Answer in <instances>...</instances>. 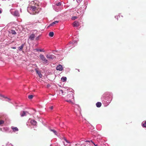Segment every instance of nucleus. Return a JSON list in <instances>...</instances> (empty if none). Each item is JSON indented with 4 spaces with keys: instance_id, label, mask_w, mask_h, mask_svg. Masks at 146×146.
I'll use <instances>...</instances> for the list:
<instances>
[{
    "instance_id": "nucleus-1",
    "label": "nucleus",
    "mask_w": 146,
    "mask_h": 146,
    "mask_svg": "<svg viewBox=\"0 0 146 146\" xmlns=\"http://www.w3.org/2000/svg\"><path fill=\"white\" fill-rule=\"evenodd\" d=\"M36 9V7L35 6H29L27 7V10L28 12L30 14L32 15L35 14V13L34 12H30L29 11L30 10H32L33 12L35 11Z\"/></svg>"
},
{
    "instance_id": "nucleus-2",
    "label": "nucleus",
    "mask_w": 146,
    "mask_h": 146,
    "mask_svg": "<svg viewBox=\"0 0 146 146\" xmlns=\"http://www.w3.org/2000/svg\"><path fill=\"white\" fill-rule=\"evenodd\" d=\"M0 99L3 100H5L13 104V103L10 101L11 99L10 98H8L7 97H5L1 94H0Z\"/></svg>"
},
{
    "instance_id": "nucleus-3",
    "label": "nucleus",
    "mask_w": 146,
    "mask_h": 146,
    "mask_svg": "<svg viewBox=\"0 0 146 146\" xmlns=\"http://www.w3.org/2000/svg\"><path fill=\"white\" fill-rule=\"evenodd\" d=\"M40 59L43 62L44 64H46L47 63L48 60L43 55L40 54Z\"/></svg>"
},
{
    "instance_id": "nucleus-4",
    "label": "nucleus",
    "mask_w": 146,
    "mask_h": 146,
    "mask_svg": "<svg viewBox=\"0 0 146 146\" xmlns=\"http://www.w3.org/2000/svg\"><path fill=\"white\" fill-rule=\"evenodd\" d=\"M61 5V3L60 2H58L57 1H55V9L56 8V6H58V11H60L61 10L60 6Z\"/></svg>"
},
{
    "instance_id": "nucleus-5",
    "label": "nucleus",
    "mask_w": 146,
    "mask_h": 146,
    "mask_svg": "<svg viewBox=\"0 0 146 146\" xmlns=\"http://www.w3.org/2000/svg\"><path fill=\"white\" fill-rule=\"evenodd\" d=\"M9 128L7 127H4L3 128H1L0 129L1 131L3 132H7L9 130Z\"/></svg>"
},
{
    "instance_id": "nucleus-6",
    "label": "nucleus",
    "mask_w": 146,
    "mask_h": 146,
    "mask_svg": "<svg viewBox=\"0 0 146 146\" xmlns=\"http://www.w3.org/2000/svg\"><path fill=\"white\" fill-rule=\"evenodd\" d=\"M28 113H29L28 112L24 111H22L20 112V115L21 117L25 116Z\"/></svg>"
},
{
    "instance_id": "nucleus-7",
    "label": "nucleus",
    "mask_w": 146,
    "mask_h": 146,
    "mask_svg": "<svg viewBox=\"0 0 146 146\" xmlns=\"http://www.w3.org/2000/svg\"><path fill=\"white\" fill-rule=\"evenodd\" d=\"M56 69L57 70H59L60 71L62 70L63 69V68L62 65L60 64H59L56 67Z\"/></svg>"
},
{
    "instance_id": "nucleus-8",
    "label": "nucleus",
    "mask_w": 146,
    "mask_h": 146,
    "mask_svg": "<svg viewBox=\"0 0 146 146\" xmlns=\"http://www.w3.org/2000/svg\"><path fill=\"white\" fill-rule=\"evenodd\" d=\"M67 98H69V99H74V96L73 94L72 93H71V94H68L67 95Z\"/></svg>"
},
{
    "instance_id": "nucleus-9",
    "label": "nucleus",
    "mask_w": 146,
    "mask_h": 146,
    "mask_svg": "<svg viewBox=\"0 0 146 146\" xmlns=\"http://www.w3.org/2000/svg\"><path fill=\"white\" fill-rule=\"evenodd\" d=\"M30 123L33 126H36V122L34 120H31L30 121Z\"/></svg>"
},
{
    "instance_id": "nucleus-10",
    "label": "nucleus",
    "mask_w": 146,
    "mask_h": 146,
    "mask_svg": "<svg viewBox=\"0 0 146 146\" xmlns=\"http://www.w3.org/2000/svg\"><path fill=\"white\" fill-rule=\"evenodd\" d=\"M46 57L49 59H52L54 58V56L52 54H47L46 55Z\"/></svg>"
},
{
    "instance_id": "nucleus-11",
    "label": "nucleus",
    "mask_w": 146,
    "mask_h": 146,
    "mask_svg": "<svg viewBox=\"0 0 146 146\" xmlns=\"http://www.w3.org/2000/svg\"><path fill=\"white\" fill-rule=\"evenodd\" d=\"M35 37V35L34 34H32L29 36V39L31 40H34Z\"/></svg>"
},
{
    "instance_id": "nucleus-12",
    "label": "nucleus",
    "mask_w": 146,
    "mask_h": 146,
    "mask_svg": "<svg viewBox=\"0 0 146 146\" xmlns=\"http://www.w3.org/2000/svg\"><path fill=\"white\" fill-rule=\"evenodd\" d=\"M35 70L36 72V73L41 78L42 76V75L41 74L40 72L36 68H35Z\"/></svg>"
},
{
    "instance_id": "nucleus-13",
    "label": "nucleus",
    "mask_w": 146,
    "mask_h": 146,
    "mask_svg": "<svg viewBox=\"0 0 146 146\" xmlns=\"http://www.w3.org/2000/svg\"><path fill=\"white\" fill-rule=\"evenodd\" d=\"M73 24L74 27H78L79 25V22L77 21H74Z\"/></svg>"
},
{
    "instance_id": "nucleus-14",
    "label": "nucleus",
    "mask_w": 146,
    "mask_h": 146,
    "mask_svg": "<svg viewBox=\"0 0 146 146\" xmlns=\"http://www.w3.org/2000/svg\"><path fill=\"white\" fill-rule=\"evenodd\" d=\"M11 128L14 132L17 131L19 130L18 128L17 127H13L12 126L11 127Z\"/></svg>"
},
{
    "instance_id": "nucleus-15",
    "label": "nucleus",
    "mask_w": 146,
    "mask_h": 146,
    "mask_svg": "<svg viewBox=\"0 0 146 146\" xmlns=\"http://www.w3.org/2000/svg\"><path fill=\"white\" fill-rule=\"evenodd\" d=\"M48 128L50 131L54 133H55V130L54 128H52L51 127H49Z\"/></svg>"
},
{
    "instance_id": "nucleus-16",
    "label": "nucleus",
    "mask_w": 146,
    "mask_h": 146,
    "mask_svg": "<svg viewBox=\"0 0 146 146\" xmlns=\"http://www.w3.org/2000/svg\"><path fill=\"white\" fill-rule=\"evenodd\" d=\"M96 106L98 108L100 107L102 105V103L100 102H98L96 104Z\"/></svg>"
},
{
    "instance_id": "nucleus-17",
    "label": "nucleus",
    "mask_w": 146,
    "mask_h": 146,
    "mask_svg": "<svg viewBox=\"0 0 146 146\" xmlns=\"http://www.w3.org/2000/svg\"><path fill=\"white\" fill-rule=\"evenodd\" d=\"M9 33L13 35H15L16 34V32L15 31L13 30L10 31Z\"/></svg>"
},
{
    "instance_id": "nucleus-18",
    "label": "nucleus",
    "mask_w": 146,
    "mask_h": 146,
    "mask_svg": "<svg viewBox=\"0 0 146 146\" xmlns=\"http://www.w3.org/2000/svg\"><path fill=\"white\" fill-rule=\"evenodd\" d=\"M14 15L16 16H19V13L18 11H15L14 12Z\"/></svg>"
},
{
    "instance_id": "nucleus-19",
    "label": "nucleus",
    "mask_w": 146,
    "mask_h": 146,
    "mask_svg": "<svg viewBox=\"0 0 146 146\" xmlns=\"http://www.w3.org/2000/svg\"><path fill=\"white\" fill-rule=\"evenodd\" d=\"M66 79L67 78L65 77H62L61 78V80L63 82L66 81Z\"/></svg>"
},
{
    "instance_id": "nucleus-20",
    "label": "nucleus",
    "mask_w": 146,
    "mask_h": 146,
    "mask_svg": "<svg viewBox=\"0 0 146 146\" xmlns=\"http://www.w3.org/2000/svg\"><path fill=\"white\" fill-rule=\"evenodd\" d=\"M54 35V33L53 32H50L49 34V36L50 37H52Z\"/></svg>"
},
{
    "instance_id": "nucleus-21",
    "label": "nucleus",
    "mask_w": 146,
    "mask_h": 146,
    "mask_svg": "<svg viewBox=\"0 0 146 146\" xmlns=\"http://www.w3.org/2000/svg\"><path fill=\"white\" fill-rule=\"evenodd\" d=\"M35 50H36V51L37 52H39V51L43 52H44V50L43 49H36Z\"/></svg>"
},
{
    "instance_id": "nucleus-22",
    "label": "nucleus",
    "mask_w": 146,
    "mask_h": 146,
    "mask_svg": "<svg viewBox=\"0 0 146 146\" xmlns=\"http://www.w3.org/2000/svg\"><path fill=\"white\" fill-rule=\"evenodd\" d=\"M72 99H68L66 100V101L67 102H69L70 103H72Z\"/></svg>"
},
{
    "instance_id": "nucleus-23",
    "label": "nucleus",
    "mask_w": 146,
    "mask_h": 146,
    "mask_svg": "<svg viewBox=\"0 0 146 146\" xmlns=\"http://www.w3.org/2000/svg\"><path fill=\"white\" fill-rule=\"evenodd\" d=\"M143 123H143L142 126L143 127H146V121L144 122V121L143 122Z\"/></svg>"
},
{
    "instance_id": "nucleus-24",
    "label": "nucleus",
    "mask_w": 146,
    "mask_h": 146,
    "mask_svg": "<svg viewBox=\"0 0 146 146\" xmlns=\"http://www.w3.org/2000/svg\"><path fill=\"white\" fill-rule=\"evenodd\" d=\"M33 95H30L28 96V98L30 99H31L33 98Z\"/></svg>"
},
{
    "instance_id": "nucleus-25",
    "label": "nucleus",
    "mask_w": 146,
    "mask_h": 146,
    "mask_svg": "<svg viewBox=\"0 0 146 146\" xmlns=\"http://www.w3.org/2000/svg\"><path fill=\"white\" fill-rule=\"evenodd\" d=\"M54 24H55V21H54L52 23L50 24L49 25V26H48L47 28L50 27L51 26H52Z\"/></svg>"
},
{
    "instance_id": "nucleus-26",
    "label": "nucleus",
    "mask_w": 146,
    "mask_h": 146,
    "mask_svg": "<svg viewBox=\"0 0 146 146\" xmlns=\"http://www.w3.org/2000/svg\"><path fill=\"white\" fill-rule=\"evenodd\" d=\"M59 94L63 95V91L62 90H60L59 91Z\"/></svg>"
},
{
    "instance_id": "nucleus-27",
    "label": "nucleus",
    "mask_w": 146,
    "mask_h": 146,
    "mask_svg": "<svg viewBox=\"0 0 146 146\" xmlns=\"http://www.w3.org/2000/svg\"><path fill=\"white\" fill-rule=\"evenodd\" d=\"M6 146H13L11 144L8 143L6 144Z\"/></svg>"
},
{
    "instance_id": "nucleus-28",
    "label": "nucleus",
    "mask_w": 146,
    "mask_h": 146,
    "mask_svg": "<svg viewBox=\"0 0 146 146\" xmlns=\"http://www.w3.org/2000/svg\"><path fill=\"white\" fill-rule=\"evenodd\" d=\"M23 48H22V47L21 46H19L18 47V49L20 51L22 50L23 49Z\"/></svg>"
},
{
    "instance_id": "nucleus-29",
    "label": "nucleus",
    "mask_w": 146,
    "mask_h": 146,
    "mask_svg": "<svg viewBox=\"0 0 146 146\" xmlns=\"http://www.w3.org/2000/svg\"><path fill=\"white\" fill-rule=\"evenodd\" d=\"M4 123V121L3 120H0V125H1Z\"/></svg>"
},
{
    "instance_id": "nucleus-30",
    "label": "nucleus",
    "mask_w": 146,
    "mask_h": 146,
    "mask_svg": "<svg viewBox=\"0 0 146 146\" xmlns=\"http://www.w3.org/2000/svg\"><path fill=\"white\" fill-rule=\"evenodd\" d=\"M77 17H76V16H74V17H72V20H74L75 19H77Z\"/></svg>"
},
{
    "instance_id": "nucleus-31",
    "label": "nucleus",
    "mask_w": 146,
    "mask_h": 146,
    "mask_svg": "<svg viewBox=\"0 0 146 146\" xmlns=\"http://www.w3.org/2000/svg\"><path fill=\"white\" fill-rule=\"evenodd\" d=\"M64 140L67 143H70V142L68 140H67L66 138L64 139Z\"/></svg>"
},
{
    "instance_id": "nucleus-32",
    "label": "nucleus",
    "mask_w": 146,
    "mask_h": 146,
    "mask_svg": "<svg viewBox=\"0 0 146 146\" xmlns=\"http://www.w3.org/2000/svg\"><path fill=\"white\" fill-rule=\"evenodd\" d=\"M58 6H56V8L55 9V11H56L58 12V11H58V10H57V9H58Z\"/></svg>"
},
{
    "instance_id": "nucleus-33",
    "label": "nucleus",
    "mask_w": 146,
    "mask_h": 146,
    "mask_svg": "<svg viewBox=\"0 0 146 146\" xmlns=\"http://www.w3.org/2000/svg\"><path fill=\"white\" fill-rule=\"evenodd\" d=\"M91 141L94 145L95 146H98V145L97 144H95L94 142H93V141L91 140Z\"/></svg>"
},
{
    "instance_id": "nucleus-34",
    "label": "nucleus",
    "mask_w": 146,
    "mask_h": 146,
    "mask_svg": "<svg viewBox=\"0 0 146 146\" xmlns=\"http://www.w3.org/2000/svg\"><path fill=\"white\" fill-rule=\"evenodd\" d=\"M39 36H38V37H36V40H38L39 39Z\"/></svg>"
},
{
    "instance_id": "nucleus-35",
    "label": "nucleus",
    "mask_w": 146,
    "mask_h": 146,
    "mask_svg": "<svg viewBox=\"0 0 146 146\" xmlns=\"http://www.w3.org/2000/svg\"><path fill=\"white\" fill-rule=\"evenodd\" d=\"M50 108L51 110H52L53 109V106H51V107H50Z\"/></svg>"
},
{
    "instance_id": "nucleus-36",
    "label": "nucleus",
    "mask_w": 146,
    "mask_h": 146,
    "mask_svg": "<svg viewBox=\"0 0 146 146\" xmlns=\"http://www.w3.org/2000/svg\"><path fill=\"white\" fill-rule=\"evenodd\" d=\"M12 48L14 49H15L16 48V46H13L12 47Z\"/></svg>"
},
{
    "instance_id": "nucleus-37",
    "label": "nucleus",
    "mask_w": 146,
    "mask_h": 146,
    "mask_svg": "<svg viewBox=\"0 0 146 146\" xmlns=\"http://www.w3.org/2000/svg\"><path fill=\"white\" fill-rule=\"evenodd\" d=\"M77 1L78 3L81 1L82 0H76Z\"/></svg>"
},
{
    "instance_id": "nucleus-38",
    "label": "nucleus",
    "mask_w": 146,
    "mask_h": 146,
    "mask_svg": "<svg viewBox=\"0 0 146 146\" xmlns=\"http://www.w3.org/2000/svg\"><path fill=\"white\" fill-rule=\"evenodd\" d=\"M33 66H35V67H36L37 68V66L36 65V64H34Z\"/></svg>"
},
{
    "instance_id": "nucleus-39",
    "label": "nucleus",
    "mask_w": 146,
    "mask_h": 146,
    "mask_svg": "<svg viewBox=\"0 0 146 146\" xmlns=\"http://www.w3.org/2000/svg\"><path fill=\"white\" fill-rule=\"evenodd\" d=\"M59 21H55V24L58 23Z\"/></svg>"
},
{
    "instance_id": "nucleus-40",
    "label": "nucleus",
    "mask_w": 146,
    "mask_h": 146,
    "mask_svg": "<svg viewBox=\"0 0 146 146\" xmlns=\"http://www.w3.org/2000/svg\"><path fill=\"white\" fill-rule=\"evenodd\" d=\"M24 46V44H22V45L21 46H22V48H23V47Z\"/></svg>"
},
{
    "instance_id": "nucleus-41",
    "label": "nucleus",
    "mask_w": 146,
    "mask_h": 146,
    "mask_svg": "<svg viewBox=\"0 0 146 146\" xmlns=\"http://www.w3.org/2000/svg\"><path fill=\"white\" fill-rule=\"evenodd\" d=\"M50 146H54V144H51Z\"/></svg>"
},
{
    "instance_id": "nucleus-42",
    "label": "nucleus",
    "mask_w": 146,
    "mask_h": 146,
    "mask_svg": "<svg viewBox=\"0 0 146 146\" xmlns=\"http://www.w3.org/2000/svg\"><path fill=\"white\" fill-rule=\"evenodd\" d=\"M85 142H86V143H87V142L90 143V141H85Z\"/></svg>"
},
{
    "instance_id": "nucleus-43",
    "label": "nucleus",
    "mask_w": 146,
    "mask_h": 146,
    "mask_svg": "<svg viewBox=\"0 0 146 146\" xmlns=\"http://www.w3.org/2000/svg\"><path fill=\"white\" fill-rule=\"evenodd\" d=\"M50 85H47V87H50Z\"/></svg>"
},
{
    "instance_id": "nucleus-44",
    "label": "nucleus",
    "mask_w": 146,
    "mask_h": 146,
    "mask_svg": "<svg viewBox=\"0 0 146 146\" xmlns=\"http://www.w3.org/2000/svg\"><path fill=\"white\" fill-rule=\"evenodd\" d=\"M2 12L1 11V10H0V13H1Z\"/></svg>"
},
{
    "instance_id": "nucleus-45",
    "label": "nucleus",
    "mask_w": 146,
    "mask_h": 146,
    "mask_svg": "<svg viewBox=\"0 0 146 146\" xmlns=\"http://www.w3.org/2000/svg\"><path fill=\"white\" fill-rule=\"evenodd\" d=\"M55 135H57L56 134V131H55Z\"/></svg>"
},
{
    "instance_id": "nucleus-46",
    "label": "nucleus",
    "mask_w": 146,
    "mask_h": 146,
    "mask_svg": "<svg viewBox=\"0 0 146 146\" xmlns=\"http://www.w3.org/2000/svg\"><path fill=\"white\" fill-rule=\"evenodd\" d=\"M31 3H34V1H32V2H31Z\"/></svg>"
}]
</instances>
